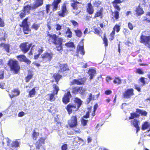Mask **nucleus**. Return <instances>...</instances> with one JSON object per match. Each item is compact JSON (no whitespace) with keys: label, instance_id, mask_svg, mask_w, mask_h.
Instances as JSON below:
<instances>
[{"label":"nucleus","instance_id":"f257e3e1","mask_svg":"<svg viewBox=\"0 0 150 150\" xmlns=\"http://www.w3.org/2000/svg\"><path fill=\"white\" fill-rule=\"evenodd\" d=\"M48 38L47 40L50 44H53L56 46L57 50L59 51L63 50L62 47L63 39L62 37H59L55 34L51 35L48 34L47 35Z\"/></svg>","mask_w":150,"mask_h":150},{"label":"nucleus","instance_id":"f03ea898","mask_svg":"<svg viewBox=\"0 0 150 150\" xmlns=\"http://www.w3.org/2000/svg\"><path fill=\"white\" fill-rule=\"evenodd\" d=\"M74 103H69L65 107L69 115L71 114L73 111L76 112L78 110L82 104V101L77 97L74 98Z\"/></svg>","mask_w":150,"mask_h":150},{"label":"nucleus","instance_id":"7ed1b4c3","mask_svg":"<svg viewBox=\"0 0 150 150\" xmlns=\"http://www.w3.org/2000/svg\"><path fill=\"white\" fill-rule=\"evenodd\" d=\"M7 65L10 70L15 74H18L20 71L21 67L18 61L13 59H10L7 63Z\"/></svg>","mask_w":150,"mask_h":150},{"label":"nucleus","instance_id":"20e7f679","mask_svg":"<svg viewBox=\"0 0 150 150\" xmlns=\"http://www.w3.org/2000/svg\"><path fill=\"white\" fill-rule=\"evenodd\" d=\"M122 2L121 0H114L112 2L113 6L116 10L113 12L114 16L113 17L115 20H118L119 18V11L121 10V8L117 4H120Z\"/></svg>","mask_w":150,"mask_h":150},{"label":"nucleus","instance_id":"39448f33","mask_svg":"<svg viewBox=\"0 0 150 150\" xmlns=\"http://www.w3.org/2000/svg\"><path fill=\"white\" fill-rule=\"evenodd\" d=\"M61 0H54L52 4H47L46 6V10L47 13L50 11V6H52V11H56L58 8L59 4L61 2Z\"/></svg>","mask_w":150,"mask_h":150},{"label":"nucleus","instance_id":"423d86ee","mask_svg":"<svg viewBox=\"0 0 150 150\" xmlns=\"http://www.w3.org/2000/svg\"><path fill=\"white\" fill-rule=\"evenodd\" d=\"M139 42L150 49V35L146 36L141 34L140 36Z\"/></svg>","mask_w":150,"mask_h":150},{"label":"nucleus","instance_id":"0eeeda50","mask_svg":"<svg viewBox=\"0 0 150 150\" xmlns=\"http://www.w3.org/2000/svg\"><path fill=\"white\" fill-rule=\"evenodd\" d=\"M28 18H25L22 21L21 24L20 25V26L23 28V30L24 33L25 34H28L30 31L29 26L27 22Z\"/></svg>","mask_w":150,"mask_h":150},{"label":"nucleus","instance_id":"6e6552de","mask_svg":"<svg viewBox=\"0 0 150 150\" xmlns=\"http://www.w3.org/2000/svg\"><path fill=\"white\" fill-rule=\"evenodd\" d=\"M68 125L71 128L75 127L78 125L76 115H72L68 121Z\"/></svg>","mask_w":150,"mask_h":150},{"label":"nucleus","instance_id":"1a4fd4ad","mask_svg":"<svg viewBox=\"0 0 150 150\" xmlns=\"http://www.w3.org/2000/svg\"><path fill=\"white\" fill-rule=\"evenodd\" d=\"M31 46V44H29L28 42H25L21 43L19 45V47L24 53H25L29 50Z\"/></svg>","mask_w":150,"mask_h":150},{"label":"nucleus","instance_id":"9d476101","mask_svg":"<svg viewBox=\"0 0 150 150\" xmlns=\"http://www.w3.org/2000/svg\"><path fill=\"white\" fill-rule=\"evenodd\" d=\"M134 95V89L132 88H128L125 90L123 93L122 97L124 98L129 99Z\"/></svg>","mask_w":150,"mask_h":150},{"label":"nucleus","instance_id":"9b49d317","mask_svg":"<svg viewBox=\"0 0 150 150\" xmlns=\"http://www.w3.org/2000/svg\"><path fill=\"white\" fill-rule=\"evenodd\" d=\"M86 77L77 79H74L73 80L72 82H71L70 85H72L76 84L77 85H84L86 80Z\"/></svg>","mask_w":150,"mask_h":150},{"label":"nucleus","instance_id":"f8f14e48","mask_svg":"<svg viewBox=\"0 0 150 150\" xmlns=\"http://www.w3.org/2000/svg\"><path fill=\"white\" fill-rule=\"evenodd\" d=\"M53 57V54L52 53L45 52L42 54L41 58L44 62H50L52 59Z\"/></svg>","mask_w":150,"mask_h":150},{"label":"nucleus","instance_id":"ddd939ff","mask_svg":"<svg viewBox=\"0 0 150 150\" xmlns=\"http://www.w3.org/2000/svg\"><path fill=\"white\" fill-rule=\"evenodd\" d=\"M68 13L66 7V4H64L62 6L61 10L57 12L58 16L60 17H64Z\"/></svg>","mask_w":150,"mask_h":150},{"label":"nucleus","instance_id":"4468645a","mask_svg":"<svg viewBox=\"0 0 150 150\" xmlns=\"http://www.w3.org/2000/svg\"><path fill=\"white\" fill-rule=\"evenodd\" d=\"M59 68L58 72L62 73H66L67 71L69 70V67L67 64H60L59 65Z\"/></svg>","mask_w":150,"mask_h":150},{"label":"nucleus","instance_id":"2eb2a0df","mask_svg":"<svg viewBox=\"0 0 150 150\" xmlns=\"http://www.w3.org/2000/svg\"><path fill=\"white\" fill-rule=\"evenodd\" d=\"M16 57L20 62H24L28 64H30L31 62V61L28 59L24 55L21 54L17 55L16 56Z\"/></svg>","mask_w":150,"mask_h":150},{"label":"nucleus","instance_id":"dca6fc26","mask_svg":"<svg viewBox=\"0 0 150 150\" xmlns=\"http://www.w3.org/2000/svg\"><path fill=\"white\" fill-rule=\"evenodd\" d=\"M71 96L70 92L67 91L65 93L62 98L63 103L65 104H66L70 102V98Z\"/></svg>","mask_w":150,"mask_h":150},{"label":"nucleus","instance_id":"f3484780","mask_svg":"<svg viewBox=\"0 0 150 150\" xmlns=\"http://www.w3.org/2000/svg\"><path fill=\"white\" fill-rule=\"evenodd\" d=\"M86 11L90 15H91L93 13L94 9L91 2H89L87 4Z\"/></svg>","mask_w":150,"mask_h":150},{"label":"nucleus","instance_id":"a211bd4d","mask_svg":"<svg viewBox=\"0 0 150 150\" xmlns=\"http://www.w3.org/2000/svg\"><path fill=\"white\" fill-rule=\"evenodd\" d=\"M20 93V91L18 89H14L9 94V96L11 98H12L18 96Z\"/></svg>","mask_w":150,"mask_h":150},{"label":"nucleus","instance_id":"6ab92c4d","mask_svg":"<svg viewBox=\"0 0 150 150\" xmlns=\"http://www.w3.org/2000/svg\"><path fill=\"white\" fill-rule=\"evenodd\" d=\"M103 7H101L99 11H96L95 13L94 18H95L100 17L101 19H102L103 18Z\"/></svg>","mask_w":150,"mask_h":150},{"label":"nucleus","instance_id":"aec40b11","mask_svg":"<svg viewBox=\"0 0 150 150\" xmlns=\"http://www.w3.org/2000/svg\"><path fill=\"white\" fill-rule=\"evenodd\" d=\"M137 16H140L144 13L143 9L141 7L140 5L138 6L135 10Z\"/></svg>","mask_w":150,"mask_h":150},{"label":"nucleus","instance_id":"412c9836","mask_svg":"<svg viewBox=\"0 0 150 150\" xmlns=\"http://www.w3.org/2000/svg\"><path fill=\"white\" fill-rule=\"evenodd\" d=\"M0 47H3V49L7 53H9L10 51V45L9 44H6L2 42L0 44Z\"/></svg>","mask_w":150,"mask_h":150},{"label":"nucleus","instance_id":"4be33fe9","mask_svg":"<svg viewBox=\"0 0 150 150\" xmlns=\"http://www.w3.org/2000/svg\"><path fill=\"white\" fill-rule=\"evenodd\" d=\"M139 121L136 119H134L133 121L132 124L134 127L136 128V133L140 130V128L139 126Z\"/></svg>","mask_w":150,"mask_h":150},{"label":"nucleus","instance_id":"5701e85b","mask_svg":"<svg viewBox=\"0 0 150 150\" xmlns=\"http://www.w3.org/2000/svg\"><path fill=\"white\" fill-rule=\"evenodd\" d=\"M53 77L55 80V81L57 84H58L60 79L62 77V75L58 73H56L53 74Z\"/></svg>","mask_w":150,"mask_h":150},{"label":"nucleus","instance_id":"b1692460","mask_svg":"<svg viewBox=\"0 0 150 150\" xmlns=\"http://www.w3.org/2000/svg\"><path fill=\"white\" fill-rule=\"evenodd\" d=\"M96 73V72L95 70L92 69H89L88 71V74L90 76L89 79L91 80L93 79V76Z\"/></svg>","mask_w":150,"mask_h":150},{"label":"nucleus","instance_id":"393cba45","mask_svg":"<svg viewBox=\"0 0 150 150\" xmlns=\"http://www.w3.org/2000/svg\"><path fill=\"white\" fill-rule=\"evenodd\" d=\"M136 112L138 113L139 115L140 114L143 116H146L147 115V113L146 111L138 108L136 109Z\"/></svg>","mask_w":150,"mask_h":150},{"label":"nucleus","instance_id":"a878e982","mask_svg":"<svg viewBox=\"0 0 150 150\" xmlns=\"http://www.w3.org/2000/svg\"><path fill=\"white\" fill-rule=\"evenodd\" d=\"M95 99V95H93L91 93H90L87 100V103L88 104L91 101L94 100Z\"/></svg>","mask_w":150,"mask_h":150},{"label":"nucleus","instance_id":"bb28decb","mask_svg":"<svg viewBox=\"0 0 150 150\" xmlns=\"http://www.w3.org/2000/svg\"><path fill=\"white\" fill-rule=\"evenodd\" d=\"M33 76L32 72L31 71H28L27 76L25 78L26 82H28L32 78Z\"/></svg>","mask_w":150,"mask_h":150},{"label":"nucleus","instance_id":"cd10ccee","mask_svg":"<svg viewBox=\"0 0 150 150\" xmlns=\"http://www.w3.org/2000/svg\"><path fill=\"white\" fill-rule=\"evenodd\" d=\"M53 88V92L54 93L57 95L58 94V92L59 90V87L56 84H53L52 85Z\"/></svg>","mask_w":150,"mask_h":150},{"label":"nucleus","instance_id":"c85d7f7f","mask_svg":"<svg viewBox=\"0 0 150 150\" xmlns=\"http://www.w3.org/2000/svg\"><path fill=\"white\" fill-rule=\"evenodd\" d=\"M30 10H32L31 6L29 5H27L24 7L23 11L25 13L29 14L30 13Z\"/></svg>","mask_w":150,"mask_h":150},{"label":"nucleus","instance_id":"c756f323","mask_svg":"<svg viewBox=\"0 0 150 150\" xmlns=\"http://www.w3.org/2000/svg\"><path fill=\"white\" fill-rule=\"evenodd\" d=\"M113 82L115 84H120L122 83V80L119 77H115Z\"/></svg>","mask_w":150,"mask_h":150},{"label":"nucleus","instance_id":"7c9ffc66","mask_svg":"<svg viewBox=\"0 0 150 150\" xmlns=\"http://www.w3.org/2000/svg\"><path fill=\"white\" fill-rule=\"evenodd\" d=\"M65 33L66 34H68L67 35V38H71L72 37V32L69 28H67V30L66 31Z\"/></svg>","mask_w":150,"mask_h":150},{"label":"nucleus","instance_id":"2f4dec72","mask_svg":"<svg viewBox=\"0 0 150 150\" xmlns=\"http://www.w3.org/2000/svg\"><path fill=\"white\" fill-rule=\"evenodd\" d=\"M149 126V123L147 121H146L142 125V129L144 130L146 129Z\"/></svg>","mask_w":150,"mask_h":150},{"label":"nucleus","instance_id":"473e14b6","mask_svg":"<svg viewBox=\"0 0 150 150\" xmlns=\"http://www.w3.org/2000/svg\"><path fill=\"white\" fill-rule=\"evenodd\" d=\"M78 93L81 95H83L86 91V90L84 88H83L82 86L78 87Z\"/></svg>","mask_w":150,"mask_h":150},{"label":"nucleus","instance_id":"72a5a7b5","mask_svg":"<svg viewBox=\"0 0 150 150\" xmlns=\"http://www.w3.org/2000/svg\"><path fill=\"white\" fill-rule=\"evenodd\" d=\"M56 95L53 92L52 93L48 94L47 95L49 96V100L50 101H54L55 99V98L54 97V95Z\"/></svg>","mask_w":150,"mask_h":150},{"label":"nucleus","instance_id":"f704fd0d","mask_svg":"<svg viewBox=\"0 0 150 150\" xmlns=\"http://www.w3.org/2000/svg\"><path fill=\"white\" fill-rule=\"evenodd\" d=\"M36 91L35 88H33L29 92L28 97H33L35 95Z\"/></svg>","mask_w":150,"mask_h":150},{"label":"nucleus","instance_id":"c9c22d12","mask_svg":"<svg viewBox=\"0 0 150 150\" xmlns=\"http://www.w3.org/2000/svg\"><path fill=\"white\" fill-rule=\"evenodd\" d=\"M78 50L80 52V53L82 55H83L85 54V51L84 49L83 45L79 46L78 47Z\"/></svg>","mask_w":150,"mask_h":150},{"label":"nucleus","instance_id":"e433bc0d","mask_svg":"<svg viewBox=\"0 0 150 150\" xmlns=\"http://www.w3.org/2000/svg\"><path fill=\"white\" fill-rule=\"evenodd\" d=\"M137 113H132L130 114V116L129 117L130 119H133L135 117H139V115Z\"/></svg>","mask_w":150,"mask_h":150},{"label":"nucleus","instance_id":"4c0bfd02","mask_svg":"<svg viewBox=\"0 0 150 150\" xmlns=\"http://www.w3.org/2000/svg\"><path fill=\"white\" fill-rule=\"evenodd\" d=\"M120 27L119 25L116 24L114 26L112 31H114V32L115 33V31H116L117 33H118L120 31Z\"/></svg>","mask_w":150,"mask_h":150},{"label":"nucleus","instance_id":"58836bf2","mask_svg":"<svg viewBox=\"0 0 150 150\" xmlns=\"http://www.w3.org/2000/svg\"><path fill=\"white\" fill-rule=\"evenodd\" d=\"M98 107V105L97 103H96L94 105L93 107V111L91 115L92 116V118L95 116V112Z\"/></svg>","mask_w":150,"mask_h":150},{"label":"nucleus","instance_id":"ea45409f","mask_svg":"<svg viewBox=\"0 0 150 150\" xmlns=\"http://www.w3.org/2000/svg\"><path fill=\"white\" fill-rule=\"evenodd\" d=\"M76 35L79 38H80L82 36V33L81 31L79 29H77L74 30Z\"/></svg>","mask_w":150,"mask_h":150},{"label":"nucleus","instance_id":"a19ab883","mask_svg":"<svg viewBox=\"0 0 150 150\" xmlns=\"http://www.w3.org/2000/svg\"><path fill=\"white\" fill-rule=\"evenodd\" d=\"M45 138L44 137L40 138L39 140V144L40 146H41L45 144Z\"/></svg>","mask_w":150,"mask_h":150},{"label":"nucleus","instance_id":"79ce46f5","mask_svg":"<svg viewBox=\"0 0 150 150\" xmlns=\"http://www.w3.org/2000/svg\"><path fill=\"white\" fill-rule=\"evenodd\" d=\"M115 34V33L112 31L110 33L109 35L110 38H109V40L110 41H112L114 39Z\"/></svg>","mask_w":150,"mask_h":150},{"label":"nucleus","instance_id":"37998d69","mask_svg":"<svg viewBox=\"0 0 150 150\" xmlns=\"http://www.w3.org/2000/svg\"><path fill=\"white\" fill-rule=\"evenodd\" d=\"M103 40L105 47H107L108 46V40L105 35H104Z\"/></svg>","mask_w":150,"mask_h":150},{"label":"nucleus","instance_id":"c03bdc74","mask_svg":"<svg viewBox=\"0 0 150 150\" xmlns=\"http://www.w3.org/2000/svg\"><path fill=\"white\" fill-rule=\"evenodd\" d=\"M65 45L68 47L72 48L75 47L74 43L72 42H68L65 44Z\"/></svg>","mask_w":150,"mask_h":150},{"label":"nucleus","instance_id":"a18cd8bd","mask_svg":"<svg viewBox=\"0 0 150 150\" xmlns=\"http://www.w3.org/2000/svg\"><path fill=\"white\" fill-rule=\"evenodd\" d=\"M71 92L73 94H77L78 93V87H74L72 88Z\"/></svg>","mask_w":150,"mask_h":150},{"label":"nucleus","instance_id":"49530a36","mask_svg":"<svg viewBox=\"0 0 150 150\" xmlns=\"http://www.w3.org/2000/svg\"><path fill=\"white\" fill-rule=\"evenodd\" d=\"M145 78L144 77H141L139 79V81L142 83L141 86H143L146 84Z\"/></svg>","mask_w":150,"mask_h":150},{"label":"nucleus","instance_id":"de8ad7c7","mask_svg":"<svg viewBox=\"0 0 150 150\" xmlns=\"http://www.w3.org/2000/svg\"><path fill=\"white\" fill-rule=\"evenodd\" d=\"M19 146V143L17 141H13L11 143L12 147H18Z\"/></svg>","mask_w":150,"mask_h":150},{"label":"nucleus","instance_id":"09e8293b","mask_svg":"<svg viewBox=\"0 0 150 150\" xmlns=\"http://www.w3.org/2000/svg\"><path fill=\"white\" fill-rule=\"evenodd\" d=\"M101 2L98 0H96L93 3V5L96 6L98 7L101 4Z\"/></svg>","mask_w":150,"mask_h":150},{"label":"nucleus","instance_id":"8fccbe9b","mask_svg":"<svg viewBox=\"0 0 150 150\" xmlns=\"http://www.w3.org/2000/svg\"><path fill=\"white\" fill-rule=\"evenodd\" d=\"M88 120L82 118L81 120V124L84 126L86 125Z\"/></svg>","mask_w":150,"mask_h":150},{"label":"nucleus","instance_id":"3c124183","mask_svg":"<svg viewBox=\"0 0 150 150\" xmlns=\"http://www.w3.org/2000/svg\"><path fill=\"white\" fill-rule=\"evenodd\" d=\"M70 22L72 23V25L75 27H78L79 26V23L74 20H71Z\"/></svg>","mask_w":150,"mask_h":150},{"label":"nucleus","instance_id":"603ef678","mask_svg":"<svg viewBox=\"0 0 150 150\" xmlns=\"http://www.w3.org/2000/svg\"><path fill=\"white\" fill-rule=\"evenodd\" d=\"M134 88L137 90L139 92H141V88L137 84L134 85Z\"/></svg>","mask_w":150,"mask_h":150},{"label":"nucleus","instance_id":"864d4df0","mask_svg":"<svg viewBox=\"0 0 150 150\" xmlns=\"http://www.w3.org/2000/svg\"><path fill=\"white\" fill-rule=\"evenodd\" d=\"M4 71L0 70V80L3 79L4 78Z\"/></svg>","mask_w":150,"mask_h":150},{"label":"nucleus","instance_id":"5fc2aeb1","mask_svg":"<svg viewBox=\"0 0 150 150\" xmlns=\"http://www.w3.org/2000/svg\"><path fill=\"white\" fill-rule=\"evenodd\" d=\"M71 6L73 8V9L76 10H77L78 8L77 5L74 2L71 4Z\"/></svg>","mask_w":150,"mask_h":150},{"label":"nucleus","instance_id":"6e6d98bb","mask_svg":"<svg viewBox=\"0 0 150 150\" xmlns=\"http://www.w3.org/2000/svg\"><path fill=\"white\" fill-rule=\"evenodd\" d=\"M32 137L34 140H36L37 138V133L35 132V130H34L32 134Z\"/></svg>","mask_w":150,"mask_h":150},{"label":"nucleus","instance_id":"4d7b16f0","mask_svg":"<svg viewBox=\"0 0 150 150\" xmlns=\"http://www.w3.org/2000/svg\"><path fill=\"white\" fill-rule=\"evenodd\" d=\"M55 26H56L55 29L57 31L61 29L62 27L59 23L56 24L55 25Z\"/></svg>","mask_w":150,"mask_h":150},{"label":"nucleus","instance_id":"13d9d810","mask_svg":"<svg viewBox=\"0 0 150 150\" xmlns=\"http://www.w3.org/2000/svg\"><path fill=\"white\" fill-rule=\"evenodd\" d=\"M31 28L35 30L38 29V24L35 23H34L31 26Z\"/></svg>","mask_w":150,"mask_h":150},{"label":"nucleus","instance_id":"bf43d9fd","mask_svg":"<svg viewBox=\"0 0 150 150\" xmlns=\"http://www.w3.org/2000/svg\"><path fill=\"white\" fill-rule=\"evenodd\" d=\"M128 26L130 30H133L134 28V26L131 23L129 22L128 24Z\"/></svg>","mask_w":150,"mask_h":150},{"label":"nucleus","instance_id":"052dcab7","mask_svg":"<svg viewBox=\"0 0 150 150\" xmlns=\"http://www.w3.org/2000/svg\"><path fill=\"white\" fill-rule=\"evenodd\" d=\"M26 13L25 12H24V11L23 12H21L20 14H19V16L20 17V18L21 19L25 17V16L26 15Z\"/></svg>","mask_w":150,"mask_h":150},{"label":"nucleus","instance_id":"680f3d73","mask_svg":"<svg viewBox=\"0 0 150 150\" xmlns=\"http://www.w3.org/2000/svg\"><path fill=\"white\" fill-rule=\"evenodd\" d=\"M136 73L139 74H144V72L140 69H137Z\"/></svg>","mask_w":150,"mask_h":150},{"label":"nucleus","instance_id":"e2e57ef3","mask_svg":"<svg viewBox=\"0 0 150 150\" xmlns=\"http://www.w3.org/2000/svg\"><path fill=\"white\" fill-rule=\"evenodd\" d=\"M31 9H34L38 7V2H36V3L33 6H31Z\"/></svg>","mask_w":150,"mask_h":150},{"label":"nucleus","instance_id":"0e129e2a","mask_svg":"<svg viewBox=\"0 0 150 150\" xmlns=\"http://www.w3.org/2000/svg\"><path fill=\"white\" fill-rule=\"evenodd\" d=\"M5 24L4 21L0 18V27H2L4 26Z\"/></svg>","mask_w":150,"mask_h":150},{"label":"nucleus","instance_id":"69168bd1","mask_svg":"<svg viewBox=\"0 0 150 150\" xmlns=\"http://www.w3.org/2000/svg\"><path fill=\"white\" fill-rule=\"evenodd\" d=\"M90 113L88 112H87L86 115L83 116V118H88L89 117Z\"/></svg>","mask_w":150,"mask_h":150},{"label":"nucleus","instance_id":"338daca9","mask_svg":"<svg viewBox=\"0 0 150 150\" xmlns=\"http://www.w3.org/2000/svg\"><path fill=\"white\" fill-rule=\"evenodd\" d=\"M112 93V91L110 90H107L105 91V94L106 95H109Z\"/></svg>","mask_w":150,"mask_h":150},{"label":"nucleus","instance_id":"774afa93","mask_svg":"<svg viewBox=\"0 0 150 150\" xmlns=\"http://www.w3.org/2000/svg\"><path fill=\"white\" fill-rule=\"evenodd\" d=\"M67 149V145L66 144H63L61 147L62 150H66Z\"/></svg>","mask_w":150,"mask_h":150}]
</instances>
